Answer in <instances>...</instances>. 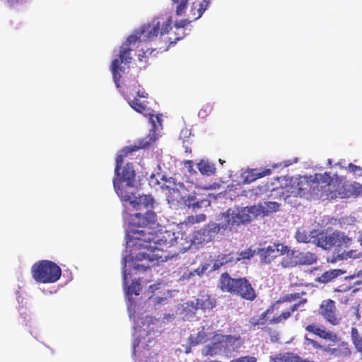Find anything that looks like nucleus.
<instances>
[{
  "label": "nucleus",
  "instance_id": "58836bf2",
  "mask_svg": "<svg viewBox=\"0 0 362 362\" xmlns=\"http://www.w3.org/2000/svg\"><path fill=\"white\" fill-rule=\"evenodd\" d=\"M295 237L299 243H308L310 241V235L302 228L297 230Z\"/></svg>",
  "mask_w": 362,
  "mask_h": 362
},
{
  "label": "nucleus",
  "instance_id": "8fccbe9b",
  "mask_svg": "<svg viewBox=\"0 0 362 362\" xmlns=\"http://www.w3.org/2000/svg\"><path fill=\"white\" fill-rule=\"evenodd\" d=\"M305 339L308 341V343L310 344H311L314 348L315 349H322V348H324L325 346H322V345H320L317 341L315 340H313V339H308L307 337H305Z\"/></svg>",
  "mask_w": 362,
  "mask_h": 362
},
{
  "label": "nucleus",
  "instance_id": "dca6fc26",
  "mask_svg": "<svg viewBox=\"0 0 362 362\" xmlns=\"http://www.w3.org/2000/svg\"><path fill=\"white\" fill-rule=\"evenodd\" d=\"M332 184L335 185V183L332 182ZM334 187L335 186L331 188L334 192H341V194H346L345 197H339L340 199L349 197L353 194L358 195L362 194V185L357 182L350 185H344L341 186H340V183H339L337 188Z\"/></svg>",
  "mask_w": 362,
  "mask_h": 362
},
{
  "label": "nucleus",
  "instance_id": "5701e85b",
  "mask_svg": "<svg viewBox=\"0 0 362 362\" xmlns=\"http://www.w3.org/2000/svg\"><path fill=\"white\" fill-rule=\"evenodd\" d=\"M209 228L206 226L200 230L194 233L193 242L194 244H202L204 243H209L212 240V235L209 234Z\"/></svg>",
  "mask_w": 362,
  "mask_h": 362
},
{
  "label": "nucleus",
  "instance_id": "bb28decb",
  "mask_svg": "<svg viewBox=\"0 0 362 362\" xmlns=\"http://www.w3.org/2000/svg\"><path fill=\"white\" fill-rule=\"evenodd\" d=\"M211 1V0H202V1L199 3V8L197 9L194 6V3L192 4L190 12L192 18H193V21H197L201 18L204 11L207 9Z\"/></svg>",
  "mask_w": 362,
  "mask_h": 362
},
{
  "label": "nucleus",
  "instance_id": "20e7f679",
  "mask_svg": "<svg viewBox=\"0 0 362 362\" xmlns=\"http://www.w3.org/2000/svg\"><path fill=\"white\" fill-rule=\"evenodd\" d=\"M218 287L222 291L238 295L246 300L253 301L257 298L255 290L246 278H232L227 272L221 275Z\"/></svg>",
  "mask_w": 362,
  "mask_h": 362
},
{
  "label": "nucleus",
  "instance_id": "7c9ffc66",
  "mask_svg": "<svg viewBox=\"0 0 362 362\" xmlns=\"http://www.w3.org/2000/svg\"><path fill=\"white\" fill-rule=\"evenodd\" d=\"M300 357L291 353L279 354L272 358L274 362H300Z\"/></svg>",
  "mask_w": 362,
  "mask_h": 362
},
{
  "label": "nucleus",
  "instance_id": "9d476101",
  "mask_svg": "<svg viewBox=\"0 0 362 362\" xmlns=\"http://www.w3.org/2000/svg\"><path fill=\"white\" fill-rule=\"evenodd\" d=\"M318 313L333 326L340 323L341 318L338 317L335 302L333 300H323L319 306Z\"/></svg>",
  "mask_w": 362,
  "mask_h": 362
},
{
  "label": "nucleus",
  "instance_id": "39448f33",
  "mask_svg": "<svg viewBox=\"0 0 362 362\" xmlns=\"http://www.w3.org/2000/svg\"><path fill=\"white\" fill-rule=\"evenodd\" d=\"M147 146L146 144H140L139 145H133L123 148L120 154L117 155L116 158V165L115 168V177L120 183H126L127 187H134L135 182V171L134 170L132 163H127L122 168L121 176L119 170L124 162V158L127 157L129 154L137 151L141 148H144Z\"/></svg>",
  "mask_w": 362,
  "mask_h": 362
},
{
  "label": "nucleus",
  "instance_id": "f03ea898",
  "mask_svg": "<svg viewBox=\"0 0 362 362\" xmlns=\"http://www.w3.org/2000/svg\"><path fill=\"white\" fill-rule=\"evenodd\" d=\"M172 23L173 20L170 16L154 18L149 23L143 25L135 34L127 37L126 42L119 48V58L115 59L111 64V71L117 88L120 86V72L124 71V68L120 64H129L132 61L131 46L136 42L151 41L158 35H163L168 33L172 28Z\"/></svg>",
  "mask_w": 362,
  "mask_h": 362
},
{
  "label": "nucleus",
  "instance_id": "3c124183",
  "mask_svg": "<svg viewBox=\"0 0 362 362\" xmlns=\"http://www.w3.org/2000/svg\"><path fill=\"white\" fill-rule=\"evenodd\" d=\"M348 169L350 172L354 173L362 170V168L360 166L356 165L353 163L349 164Z\"/></svg>",
  "mask_w": 362,
  "mask_h": 362
},
{
  "label": "nucleus",
  "instance_id": "c9c22d12",
  "mask_svg": "<svg viewBox=\"0 0 362 362\" xmlns=\"http://www.w3.org/2000/svg\"><path fill=\"white\" fill-rule=\"evenodd\" d=\"M206 336V333L204 331L199 332L196 336L191 335L189 337L190 346H196L200 343L204 342L205 341Z\"/></svg>",
  "mask_w": 362,
  "mask_h": 362
},
{
  "label": "nucleus",
  "instance_id": "ddd939ff",
  "mask_svg": "<svg viewBox=\"0 0 362 362\" xmlns=\"http://www.w3.org/2000/svg\"><path fill=\"white\" fill-rule=\"evenodd\" d=\"M305 330L310 333H313L320 338L329 340L332 342H339L341 341V338L337 335V333L331 331H327L325 329H322L315 324H310L307 325L305 327Z\"/></svg>",
  "mask_w": 362,
  "mask_h": 362
},
{
  "label": "nucleus",
  "instance_id": "4468645a",
  "mask_svg": "<svg viewBox=\"0 0 362 362\" xmlns=\"http://www.w3.org/2000/svg\"><path fill=\"white\" fill-rule=\"evenodd\" d=\"M130 205L136 210H141L145 209L151 210L153 208L154 204V199L151 195H139L133 197L129 201Z\"/></svg>",
  "mask_w": 362,
  "mask_h": 362
},
{
  "label": "nucleus",
  "instance_id": "aec40b11",
  "mask_svg": "<svg viewBox=\"0 0 362 362\" xmlns=\"http://www.w3.org/2000/svg\"><path fill=\"white\" fill-rule=\"evenodd\" d=\"M271 173V169H250L246 172L244 182L251 183L259 178L269 175Z\"/></svg>",
  "mask_w": 362,
  "mask_h": 362
},
{
  "label": "nucleus",
  "instance_id": "4c0bfd02",
  "mask_svg": "<svg viewBox=\"0 0 362 362\" xmlns=\"http://www.w3.org/2000/svg\"><path fill=\"white\" fill-rule=\"evenodd\" d=\"M208 267H209V264H202V265L199 266L198 268H197L193 272H190L188 274L185 273L183 275V278L184 279H189L191 276H194L195 274L200 276L206 272V271L208 269Z\"/></svg>",
  "mask_w": 362,
  "mask_h": 362
},
{
  "label": "nucleus",
  "instance_id": "423d86ee",
  "mask_svg": "<svg viewBox=\"0 0 362 362\" xmlns=\"http://www.w3.org/2000/svg\"><path fill=\"white\" fill-rule=\"evenodd\" d=\"M31 274L38 283L52 284L60 279L62 269L55 262L44 259L37 261L32 266Z\"/></svg>",
  "mask_w": 362,
  "mask_h": 362
},
{
  "label": "nucleus",
  "instance_id": "a211bd4d",
  "mask_svg": "<svg viewBox=\"0 0 362 362\" xmlns=\"http://www.w3.org/2000/svg\"><path fill=\"white\" fill-rule=\"evenodd\" d=\"M115 190L122 202H129L133 198L134 194L129 191L133 187H127L126 183H120L117 180H113Z\"/></svg>",
  "mask_w": 362,
  "mask_h": 362
},
{
  "label": "nucleus",
  "instance_id": "c85d7f7f",
  "mask_svg": "<svg viewBox=\"0 0 362 362\" xmlns=\"http://www.w3.org/2000/svg\"><path fill=\"white\" fill-rule=\"evenodd\" d=\"M317 260V256L311 252H300L298 255V264L311 265Z\"/></svg>",
  "mask_w": 362,
  "mask_h": 362
},
{
  "label": "nucleus",
  "instance_id": "cd10ccee",
  "mask_svg": "<svg viewBox=\"0 0 362 362\" xmlns=\"http://www.w3.org/2000/svg\"><path fill=\"white\" fill-rule=\"evenodd\" d=\"M351 340L356 351L360 354L362 359V337L356 327H353L351 329Z\"/></svg>",
  "mask_w": 362,
  "mask_h": 362
},
{
  "label": "nucleus",
  "instance_id": "473e14b6",
  "mask_svg": "<svg viewBox=\"0 0 362 362\" xmlns=\"http://www.w3.org/2000/svg\"><path fill=\"white\" fill-rule=\"evenodd\" d=\"M233 261V257H230V254H221L218 255L215 259L213 264V269H218L221 267L226 264L228 262Z\"/></svg>",
  "mask_w": 362,
  "mask_h": 362
},
{
  "label": "nucleus",
  "instance_id": "49530a36",
  "mask_svg": "<svg viewBox=\"0 0 362 362\" xmlns=\"http://www.w3.org/2000/svg\"><path fill=\"white\" fill-rule=\"evenodd\" d=\"M185 167L187 168L190 174H195L196 170L194 169V163L192 160H188L184 162Z\"/></svg>",
  "mask_w": 362,
  "mask_h": 362
},
{
  "label": "nucleus",
  "instance_id": "37998d69",
  "mask_svg": "<svg viewBox=\"0 0 362 362\" xmlns=\"http://www.w3.org/2000/svg\"><path fill=\"white\" fill-rule=\"evenodd\" d=\"M276 303H273L270 305L264 312H263L260 315L259 318L266 322V317L268 315L272 313L275 309Z\"/></svg>",
  "mask_w": 362,
  "mask_h": 362
},
{
  "label": "nucleus",
  "instance_id": "680f3d73",
  "mask_svg": "<svg viewBox=\"0 0 362 362\" xmlns=\"http://www.w3.org/2000/svg\"><path fill=\"white\" fill-rule=\"evenodd\" d=\"M185 151H186L187 153H191L192 150H191L190 148H189V149L186 148Z\"/></svg>",
  "mask_w": 362,
  "mask_h": 362
},
{
  "label": "nucleus",
  "instance_id": "69168bd1",
  "mask_svg": "<svg viewBox=\"0 0 362 362\" xmlns=\"http://www.w3.org/2000/svg\"><path fill=\"white\" fill-rule=\"evenodd\" d=\"M348 300H349V299H348V298H346V299L345 300V303H346Z\"/></svg>",
  "mask_w": 362,
  "mask_h": 362
},
{
  "label": "nucleus",
  "instance_id": "de8ad7c7",
  "mask_svg": "<svg viewBox=\"0 0 362 362\" xmlns=\"http://www.w3.org/2000/svg\"><path fill=\"white\" fill-rule=\"evenodd\" d=\"M250 325L252 327H256L257 325H264L265 322L264 321H263L262 320H261V318L258 317V318H255V317H252L250 321Z\"/></svg>",
  "mask_w": 362,
  "mask_h": 362
},
{
  "label": "nucleus",
  "instance_id": "412c9836",
  "mask_svg": "<svg viewBox=\"0 0 362 362\" xmlns=\"http://www.w3.org/2000/svg\"><path fill=\"white\" fill-rule=\"evenodd\" d=\"M281 255H283L281 260L282 267H293L298 264V255L295 254L293 250H289L288 247L287 250L284 252Z\"/></svg>",
  "mask_w": 362,
  "mask_h": 362
},
{
  "label": "nucleus",
  "instance_id": "4be33fe9",
  "mask_svg": "<svg viewBox=\"0 0 362 362\" xmlns=\"http://www.w3.org/2000/svg\"><path fill=\"white\" fill-rule=\"evenodd\" d=\"M206 227L209 228V233L212 235V238L214 235L221 233L222 230H233L228 218H225L224 222L222 223H209Z\"/></svg>",
  "mask_w": 362,
  "mask_h": 362
},
{
  "label": "nucleus",
  "instance_id": "f704fd0d",
  "mask_svg": "<svg viewBox=\"0 0 362 362\" xmlns=\"http://www.w3.org/2000/svg\"><path fill=\"white\" fill-rule=\"evenodd\" d=\"M203 201H198L194 196H188L184 200V204L188 208L193 209H199L202 207Z\"/></svg>",
  "mask_w": 362,
  "mask_h": 362
},
{
  "label": "nucleus",
  "instance_id": "338daca9",
  "mask_svg": "<svg viewBox=\"0 0 362 362\" xmlns=\"http://www.w3.org/2000/svg\"><path fill=\"white\" fill-rule=\"evenodd\" d=\"M230 362H232V360Z\"/></svg>",
  "mask_w": 362,
  "mask_h": 362
},
{
  "label": "nucleus",
  "instance_id": "864d4df0",
  "mask_svg": "<svg viewBox=\"0 0 362 362\" xmlns=\"http://www.w3.org/2000/svg\"><path fill=\"white\" fill-rule=\"evenodd\" d=\"M153 121L151 120V117H149V119H150L151 122L153 124V126L154 127H156L155 119H156V121H157L159 124H160V123H161V119H160V116H158V115H154L153 114Z\"/></svg>",
  "mask_w": 362,
  "mask_h": 362
},
{
  "label": "nucleus",
  "instance_id": "e433bc0d",
  "mask_svg": "<svg viewBox=\"0 0 362 362\" xmlns=\"http://www.w3.org/2000/svg\"><path fill=\"white\" fill-rule=\"evenodd\" d=\"M173 4L176 5V15L182 16L187 8L188 0H172Z\"/></svg>",
  "mask_w": 362,
  "mask_h": 362
},
{
  "label": "nucleus",
  "instance_id": "c03bdc74",
  "mask_svg": "<svg viewBox=\"0 0 362 362\" xmlns=\"http://www.w3.org/2000/svg\"><path fill=\"white\" fill-rule=\"evenodd\" d=\"M232 362H257V358L254 356H241L232 360Z\"/></svg>",
  "mask_w": 362,
  "mask_h": 362
},
{
  "label": "nucleus",
  "instance_id": "7ed1b4c3",
  "mask_svg": "<svg viewBox=\"0 0 362 362\" xmlns=\"http://www.w3.org/2000/svg\"><path fill=\"white\" fill-rule=\"evenodd\" d=\"M332 182L333 180L327 172L323 174L316 173L313 177H300L295 186V192L300 197L304 196L308 192L329 200L345 197L346 194L334 192L331 189L334 187Z\"/></svg>",
  "mask_w": 362,
  "mask_h": 362
},
{
  "label": "nucleus",
  "instance_id": "6e6552de",
  "mask_svg": "<svg viewBox=\"0 0 362 362\" xmlns=\"http://www.w3.org/2000/svg\"><path fill=\"white\" fill-rule=\"evenodd\" d=\"M352 238L344 233L334 231L332 234H320L317 238V245L324 250H329L336 247H347L351 245Z\"/></svg>",
  "mask_w": 362,
  "mask_h": 362
},
{
  "label": "nucleus",
  "instance_id": "052dcab7",
  "mask_svg": "<svg viewBox=\"0 0 362 362\" xmlns=\"http://www.w3.org/2000/svg\"><path fill=\"white\" fill-rule=\"evenodd\" d=\"M300 362H315V361H308V360H305V359L300 358Z\"/></svg>",
  "mask_w": 362,
  "mask_h": 362
},
{
  "label": "nucleus",
  "instance_id": "4d7b16f0",
  "mask_svg": "<svg viewBox=\"0 0 362 362\" xmlns=\"http://www.w3.org/2000/svg\"><path fill=\"white\" fill-rule=\"evenodd\" d=\"M159 285H160V284H158V285H157V284L151 285V286H149V288L152 291V292H153V291H154V290H156V289H158V286H159Z\"/></svg>",
  "mask_w": 362,
  "mask_h": 362
},
{
  "label": "nucleus",
  "instance_id": "f3484780",
  "mask_svg": "<svg viewBox=\"0 0 362 362\" xmlns=\"http://www.w3.org/2000/svg\"><path fill=\"white\" fill-rule=\"evenodd\" d=\"M307 303L306 298H303L300 300H299L298 303L293 304L288 310L282 312L279 315L274 317L272 319L270 320V324L273 325H277L280 323H284L286 320H288L291 315L296 311L298 308L304 305Z\"/></svg>",
  "mask_w": 362,
  "mask_h": 362
},
{
  "label": "nucleus",
  "instance_id": "72a5a7b5",
  "mask_svg": "<svg viewBox=\"0 0 362 362\" xmlns=\"http://www.w3.org/2000/svg\"><path fill=\"white\" fill-rule=\"evenodd\" d=\"M279 204L276 202H266L264 205H262L263 212L261 214L262 216H268L271 213L276 212L279 209Z\"/></svg>",
  "mask_w": 362,
  "mask_h": 362
},
{
  "label": "nucleus",
  "instance_id": "f257e3e1",
  "mask_svg": "<svg viewBox=\"0 0 362 362\" xmlns=\"http://www.w3.org/2000/svg\"><path fill=\"white\" fill-rule=\"evenodd\" d=\"M157 216L151 210L144 215L136 213L132 216L127 234V244L132 246L135 255L134 269L146 271L158 265L167 259V249L178 245V237L175 233L156 232L152 225L157 221Z\"/></svg>",
  "mask_w": 362,
  "mask_h": 362
},
{
  "label": "nucleus",
  "instance_id": "79ce46f5",
  "mask_svg": "<svg viewBox=\"0 0 362 362\" xmlns=\"http://www.w3.org/2000/svg\"><path fill=\"white\" fill-rule=\"evenodd\" d=\"M167 182L169 184V185H167L165 186H163L162 188L163 189H168L169 193L172 194V193H179V191L177 189H175V187H171L170 185L173 184L174 186H175V182H174V179L173 178H170L168 180H167Z\"/></svg>",
  "mask_w": 362,
  "mask_h": 362
},
{
  "label": "nucleus",
  "instance_id": "a19ab883",
  "mask_svg": "<svg viewBox=\"0 0 362 362\" xmlns=\"http://www.w3.org/2000/svg\"><path fill=\"white\" fill-rule=\"evenodd\" d=\"M300 298V295L298 293H290V294L283 296L279 300H277L275 303L276 305L277 303H280L291 302V301L296 300L297 299H299Z\"/></svg>",
  "mask_w": 362,
  "mask_h": 362
},
{
  "label": "nucleus",
  "instance_id": "393cba45",
  "mask_svg": "<svg viewBox=\"0 0 362 362\" xmlns=\"http://www.w3.org/2000/svg\"><path fill=\"white\" fill-rule=\"evenodd\" d=\"M222 344L223 348L228 351H234L236 342L240 340V336L234 335H221L218 337Z\"/></svg>",
  "mask_w": 362,
  "mask_h": 362
},
{
  "label": "nucleus",
  "instance_id": "2f4dec72",
  "mask_svg": "<svg viewBox=\"0 0 362 362\" xmlns=\"http://www.w3.org/2000/svg\"><path fill=\"white\" fill-rule=\"evenodd\" d=\"M197 167L199 172L204 175H213L216 172L214 165L204 160H201L198 163Z\"/></svg>",
  "mask_w": 362,
  "mask_h": 362
},
{
  "label": "nucleus",
  "instance_id": "6e6d98bb",
  "mask_svg": "<svg viewBox=\"0 0 362 362\" xmlns=\"http://www.w3.org/2000/svg\"><path fill=\"white\" fill-rule=\"evenodd\" d=\"M184 37V35H182V36H177L175 38H174V40H173L171 37H170L169 40H170V44H175L177 41L182 39Z\"/></svg>",
  "mask_w": 362,
  "mask_h": 362
},
{
  "label": "nucleus",
  "instance_id": "e2e57ef3",
  "mask_svg": "<svg viewBox=\"0 0 362 362\" xmlns=\"http://www.w3.org/2000/svg\"><path fill=\"white\" fill-rule=\"evenodd\" d=\"M136 346H138V344L136 345L134 344V352H133L134 354H135V349H136Z\"/></svg>",
  "mask_w": 362,
  "mask_h": 362
},
{
  "label": "nucleus",
  "instance_id": "2eb2a0df",
  "mask_svg": "<svg viewBox=\"0 0 362 362\" xmlns=\"http://www.w3.org/2000/svg\"><path fill=\"white\" fill-rule=\"evenodd\" d=\"M187 305L192 307L194 310L201 309L206 310L213 309L216 306V302L209 294H204L201 295L195 300L190 301Z\"/></svg>",
  "mask_w": 362,
  "mask_h": 362
},
{
  "label": "nucleus",
  "instance_id": "9b49d317",
  "mask_svg": "<svg viewBox=\"0 0 362 362\" xmlns=\"http://www.w3.org/2000/svg\"><path fill=\"white\" fill-rule=\"evenodd\" d=\"M287 250V246L280 244H273L266 248L259 249L257 252L261 262L264 264H270L275 258L281 256Z\"/></svg>",
  "mask_w": 362,
  "mask_h": 362
},
{
  "label": "nucleus",
  "instance_id": "a878e982",
  "mask_svg": "<svg viewBox=\"0 0 362 362\" xmlns=\"http://www.w3.org/2000/svg\"><path fill=\"white\" fill-rule=\"evenodd\" d=\"M222 349L223 346L218 337L216 341H214L211 344L207 345L203 348L202 355L205 356H214L218 354Z\"/></svg>",
  "mask_w": 362,
  "mask_h": 362
},
{
  "label": "nucleus",
  "instance_id": "6ab92c4d",
  "mask_svg": "<svg viewBox=\"0 0 362 362\" xmlns=\"http://www.w3.org/2000/svg\"><path fill=\"white\" fill-rule=\"evenodd\" d=\"M126 264H124L123 267V284L124 286V290L126 291V294L128 296H138L141 291V283L138 281H133L130 286H127V274L126 271Z\"/></svg>",
  "mask_w": 362,
  "mask_h": 362
},
{
  "label": "nucleus",
  "instance_id": "09e8293b",
  "mask_svg": "<svg viewBox=\"0 0 362 362\" xmlns=\"http://www.w3.org/2000/svg\"><path fill=\"white\" fill-rule=\"evenodd\" d=\"M351 289V285H341L334 288L335 292H347Z\"/></svg>",
  "mask_w": 362,
  "mask_h": 362
},
{
  "label": "nucleus",
  "instance_id": "c756f323",
  "mask_svg": "<svg viewBox=\"0 0 362 362\" xmlns=\"http://www.w3.org/2000/svg\"><path fill=\"white\" fill-rule=\"evenodd\" d=\"M206 216L204 214H199L196 216H188L183 222H181L180 228L183 229L185 227L188 226H192L197 223H201L206 221Z\"/></svg>",
  "mask_w": 362,
  "mask_h": 362
},
{
  "label": "nucleus",
  "instance_id": "603ef678",
  "mask_svg": "<svg viewBox=\"0 0 362 362\" xmlns=\"http://www.w3.org/2000/svg\"><path fill=\"white\" fill-rule=\"evenodd\" d=\"M147 53H148V54H151V52H149L148 49H147L146 51H142V53L139 54L138 56L139 60L140 62H146V59L147 58Z\"/></svg>",
  "mask_w": 362,
  "mask_h": 362
},
{
  "label": "nucleus",
  "instance_id": "f8f14e48",
  "mask_svg": "<svg viewBox=\"0 0 362 362\" xmlns=\"http://www.w3.org/2000/svg\"><path fill=\"white\" fill-rule=\"evenodd\" d=\"M322 351L335 358H349L352 354L348 342L345 341H340L337 347L325 346Z\"/></svg>",
  "mask_w": 362,
  "mask_h": 362
},
{
  "label": "nucleus",
  "instance_id": "13d9d810",
  "mask_svg": "<svg viewBox=\"0 0 362 362\" xmlns=\"http://www.w3.org/2000/svg\"><path fill=\"white\" fill-rule=\"evenodd\" d=\"M359 275H360L361 280L356 281V284H358V285L362 284V269L361 270H359Z\"/></svg>",
  "mask_w": 362,
  "mask_h": 362
},
{
  "label": "nucleus",
  "instance_id": "a18cd8bd",
  "mask_svg": "<svg viewBox=\"0 0 362 362\" xmlns=\"http://www.w3.org/2000/svg\"><path fill=\"white\" fill-rule=\"evenodd\" d=\"M192 21H194L193 19L191 20V21L189 20V19H182V20H180V21H177L175 23V27L177 29H179V28H185L186 26H187Z\"/></svg>",
  "mask_w": 362,
  "mask_h": 362
},
{
  "label": "nucleus",
  "instance_id": "0eeeda50",
  "mask_svg": "<svg viewBox=\"0 0 362 362\" xmlns=\"http://www.w3.org/2000/svg\"><path fill=\"white\" fill-rule=\"evenodd\" d=\"M263 212L262 204L253 205L238 208L235 211H230L228 209L223 214L225 218H228L232 228L239 226L241 224H245L251 222Z\"/></svg>",
  "mask_w": 362,
  "mask_h": 362
},
{
  "label": "nucleus",
  "instance_id": "b1692460",
  "mask_svg": "<svg viewBox=\"0 0 362 362\" xmlns=\"http://www.w3.org/2000/svg\"><path fill=\"white\" fill-rule=\"evenodd\" d=\"M346 272L345 270L341 269H331L325 272L317 278V281L320 283L327 284L337 279L338 276L344 274Z\"/></svg>",
  "mask_w": 362,
  "mask_h": 362
},
{
  "label": "nucleus",
  "instance_id": "0e129e2a",
  "mask_svg": "<svg viewBox=\"0 0 362 362\" xmlns=\"http://www.w3.org/2000/svg\"><path fill=\"white\" fill-rule=\"evenodd\" d=\"M182 249L180 247H178V250H182Z\"/></svg>",
  "mask_w": 362,
  "mask_h": 362
},
{
  "label": "nucleus",
  "instance_id": "5fc2aeb1",
  "mask_svg": "<svg viewBox=\"0 0 362 362\" xmlns=\"http://www.w3.org/2000/svg\"><path fill=\"white\" fill-rule=\"evenodd\" d=\"M356 278H360L359 271L357 272L356 273H354V274H351V275L346 276L345 277V280H352V279H354Z\"/></svg>",
  "mask_w": 362,
  "mask_h": 362
},
{
  "label": "nucleus",
  "instance_id": "bf43d9fd",
  "mask_svg": "<svg viewBox=\"0 0 362 362\" xmlns=\"http://www.w3.org/2000/svg\"><path fill=\"white\" fill-rule=\"evenodd\" d=\"M358 241L360 243V245L362 246V230L359 232V235L358 237Z\"/></svg>",
  "mask_w": 362,
  "mask_h": 362
},
{
  "label": "nucleus",
  "instance_id": "1a4fd4ad",
  "mask_svg": "<svg viewBox=\"0 0 362 362\" xmlns=\"http://www.w3.org/2000/svg\"><path fill=\"white\" fill-rule=\"evenodd\" d=\"M134 88H132L131 91H134L136 95L133 99L129 100V105L137 112L143 114L145 117H150L153 121V110L148 107V102L146 100H140V99H147L148 93L140 90H136L137 86H139L137 81H135L133 84Z\"/></svg>",
  "mask_w": 362,
  "mask_h": 362
},
{
  "label": "nucleus",
  "instance_id": "ea45409f",
  "mask_svg": "<svg viewBox=\"0 0 362 362\" xmlns=\"http://www.w3.org/2000/svg\"><path fill=\"white\" fill-rule=\"evenodd\" d=\"M255 255V250H252L251 248H247L244 251L238 253V257H236L237 261H240L243 259H250Z\"/></svg>",
  "mask_w": 362,
  "mask_h": 362
}]
</instances>
